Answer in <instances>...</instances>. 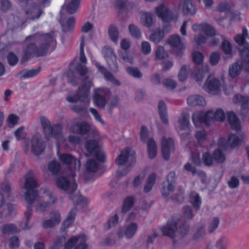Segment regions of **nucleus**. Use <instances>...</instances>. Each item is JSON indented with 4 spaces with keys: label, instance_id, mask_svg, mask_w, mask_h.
Segmentation results:
<instances>
[{
    "label": "nucleus",
    "instance_id": "obj_40",
    "mask_svg": "<svg viewBox=\"0 0 249 249\" xmlns=\"http://www.w3.org/2000/svg\"><path fill=\"white\" fill-rule=\"evenodd\" d=\"M57 187H77L75 181L71 182L65 177H60L57 180Z\"/></svg>",
    "mask_w": 249,
    "mask_h": 249
},
{
    "label": "nucleus",
    "instance_id": "obj_36",
    "mask_svg": "<svg viewBox=\"0 0 249 249\" xmlns=\"http://www.w3.org/2000/svg\"><path fill=\"white\" fill-rule=\"evenodd\" d=\"M190 202L197 211L200 209L201 200L199 195L195 192H192L190 194Z\"/></svg>",
    "mask_w": 249,
    "mask_h": 249
},
{
    "label": "nucleus",
    "instance_id": "obj_22",
    "mask_svg": "<svg viewBox=\"0 0 249 249\" xmlns=\"http://www.w3.org/2000/svg\"><path fill=\"white\" fill-rule=\"evenodd\" d=\"M158 109L159 114L162 122L164 124H168L169 121L167 114V107L163 101H159L158 105Z\"/></svg>",
    "mask_w": 249,
    "mask_h": 249
},
{
    "label": "nucleus",
    "instance_id": "obj_1",
    "mask_svg": "<svg viewBox=\"0 0 249 249\" xmlns=\"http://www.w3.org/2000/svg\"><path fill=\"white\" fill-rule=\"evenodd\" d=\"M31 38L33 42L27 44L24 50V54L20 60L23 64L29 59L36 56H46L53 52L56 47V41L51 34L36 33L26 37V40Z\"/></svg>",
    "mask_w": 249,
    "mask_h": 249
},
{
    "label": "nucleus",
    "instance_id": "obj_35",
    "mask_svg": "<svg viewBox=\"0 0 249 249\" xmlns=\"http://www.w3.org/2000/svg\"><path fill=\"white\" fill-rule=\"evenodd\" d=\"M183 13L184 15H195L196 14V9L191 0H184Z\"/></svg>",
    "mask_w": 249,
    "mask_h": 249
},
{
    "label": "nucleus",
    "instance_id": "obj_60",
    "mask_svg": "<svg viewBox=\"0 0 249 249\" xmlns=\"http://www.w3.org/2000/svg\"><path fill=\"white\" fill-rule=\"evenodd\" d=\"M202 32L207 36H214L216 35L214 29L209 24H203Z\"/></svg>",
    "mask_w": 249,
    "mask_h": 249
},
{
    "label": "nucleus",
    "instance_id": "obj_42",
    "mask_svg": "<svg viewBox=\"0 0 249 249\" xmlns=\"http://www.w3.org/2000/svg\"><path fill=\"white\" fill-rule=\"evenodd\" d=\"M99 167L98 163L94 160H89L86 163V169L89 173L97 171Z\"/></svg>",
    "mask_w": 249,
    "mask_h": 249
},
{
    "label": "nucleus",
    "instance_id": "obj_53",
    "mask_svg": "<svg viewBox=\"0 0 249 249\" xmlns=\"http://www.w3.org/2000/svg\"><path fill=\"white\" fill-rule=\"evenodd\" d=\"M48 170L53 174H57L60 170V165L58 162L52 161L48 164Z\"/></svg>",
    "mask_w": 249,
    "mask_h": 249
},
{
    "label": "nucleus",
    "instance_id": "obj_26",
    "mask_svg": "<svg viewBox=\"0 0 249 249\" xmlns=\"http://www.w3.org/2000/svg\"><path fill=\"white\" fill-rule=\"evenodd\" d=\"M73 126L77 133L82 135L87 134L90 129L89 124L85 121H76Z\"/></svg>",
    "mask_w": 249,
    "mask_h": 249
},
{
    "label": "nucleus",
    "instance_id": "obj_37",
    "mask_svg": "<svg viewBox=\"0 0 249 249\" xmlns=\"http://www.w3.org/2000/svg\"><path fill=\"white\" fill-rule=\"evenodd\" d=\"M179 129L181 130H185L188 128L190 124V116L187 113L182 114L181 118L178 121Z\"/></svg>",
    "mask_w": 249,
    "mask_h": 249
},
{
    "label": "nucleus",
    "instance_id": "obj_59",
    "mask_svg": "<svg viewBox=\"0 0 249 249\" xmlns=\"http://www.w3.org/2000/svg\"><path fill=\"white\" fill-rule=\"evenodd\" d=\"M110 69L113 72H117L118 71V66L117 63L116 56H113L111 59H108L106 60Z\"/></svg>",
    "mask_w": 249,
    "mask_h": 249
},
{
    "label": "nucleus",
    "instance_id": "obj_8",
    "mask_svg": "<svg viewBox=\"0 0 249 249\" xmlns=\"http://www.w3.org/2000/svg\"><path fill=\"white\" fill-rule=\"evenodd\" d=\"M30 144L32 152L36 156L41 155L46 148V142L38 133H36L33 135L30 141Z\"/></svg>",
    "mask_w": 249,
    "mask_h": 249
},
{
    "label": "nucleus",
    "instance_id": "obj_17",
    "mask_svg": "<svg viewBox=\"0 0 249 249\" xmlns=\"http://www.w3.org/2000/svg\"><path fill=\"white\" fill-rule=\"evenodd\" d=\"M174 150V142L173 139L163 138L162 140L161 152L164 159L168 160L170 158V152Z\"/></svg>",
    "mask_w": 249,
    "mask_h": 249
},
{
    "label": "nucleus",
    "instance_id": "obj_38",
    "mask_svg": "<svg viewBox=\"0 0 249 249\" xmlns=\"http://www.w3.org/2000/svg\"><path fill=\"white\" fill-rule=\"evenodd\" d=\"M77 211V208H74L69 213L66 219L62 224V226L64 227V228L68 227L73 223Z\"/></svg>",
    "mask_w": 249,
    "mask_h": 249
},
{
    "label": "nucleus",
    "instance_id": "obj_23",
    "mask_svg": "<svg viewBox=\"0 0 249 249\" xmlns=\"http://www.w3.org/2000/svg\"><path fill=\"white\" fill-rule=\"evenodd\" d=\"M42 13L43 11L35 3H32L31 8L26 11L27 18L33 20L38 19Z\"/></svg>",
    "mask_w": 249,
    "mask_h": 249
},
{
    "label": "nucleus",
    "instance_id": "obj_49",
    "mask_svg": "<svg viewBox=\"0 0 249 249\" xmlns=\"http://www.w3.org/2000/svg\"><path fill=\"white\" fill-rule=\"evenodd\" d=\"M51 206L50 203L45 202L43 200H40L36 205V209L37 212H44Z\"/></svg>",
    "mask_w": 249,
    "mask_h": 249
},
{
    "label": "nucleus",
    "instance_id": "obj_62",
    "mask_svg": "<svg viewBox=\"0 0 249 249\" xmlns=\"http://www.w3.org/2000/svg\"><path fill=\"white\" fill-rule=\"evenodd\" d=\"M45 196L48 197L50 199L48 202L50 203V205H52L54 204L57 200V197L53 195V193L47 189H44L43 191Z\"/></svg>",
    "mask_w": 249,
    "mask_h": 249
},
{
    "label": "nucleus",
    "instance_id": "obj_21",
    "mask_svg": "<svg viewBox=\"0 0 249 249\" xmlns=\"http://www.w3.org/2000/svg\"><path fill=\"white\" fill-rule=\"evenodd\" d=\"M60 160L66 164H70L71 168L79 170L80 167V162L75 158L67 154H62L59 156Z\"/></svg>",
    "mask_w": 249,
    "mask_h": 249
},
{
    "label": "nucleus",
    "instance_id": "obj_18",
    "mask_svg": "<svg viewBox=\"0 0 249 249\" xmlns=\"http://www.w3.org/2000/svg\"><path fill=\"white\" fill-rule=\"evenodd\" d=\"M79 59L81 62L83 64L79 63L77 65L76 70L78 73L82 76H86L85 77H86L88 75H89L93 78L92 76L89 74L87 67L84 65L87 63V60L84 53V49L83 48H80Z\"/></svg>",
    "mask_w": 249,
    "mask_h": 249
},
{
    "label": "nucleus",
    "instance_id": "obj_64",
    "mask_svg": "<svg viewBox=\"0 0 249 249\" xmlns=\"http://www.w3.org/2000/svg\"><path fill=\"white\" fill-rule=\"evenodd\" d=\"M66 241V237L62 235L58 237L57 240L54 243V244L49 249H58L59 247L62 246L63 243Z\"/></svg>",
    "mask_w": 249,
    "mask_h": 249
},
{
    "label": "nucleus",
    "instance_id": "obj_47",
    "mask_svg": "<svg viewBox=\"0 0 249 249\" xmlns=\"http://www.w3.org/2000/svg\"><path fill=\"white\" fill-rule=\"evenodd\" d=\"M221 47L225 54L231 55L232 46L228 40H223L221 43Z\"/></svg>",
    "mask_w": 249,
    "mask_h": 249
},
{
    "label": "nucleus",
    "instance_id": "obj_44",
    "mask_svg": "<svg viewBox=\"0 0 249 249\" xmlns=\"http://www.w3.org/2000/svg\"><path fill=\"white\" fill-rule=\"evenodd\" d=\"M40 70V67L36 69H32L29 71L25 70L21 71L19 74L21 77L25 78L32 77L36 75L39 72Z\"/></svg>",
    "mask_w": 249,
    "mask_h": 249
},
{
    "label": "nucleus",
    "instance_id": "obj_16",
    "mask_svg": "<svg viewBox=\"0 0 249 249\" xmlns=\"http://www.w3.org/2000/svg\"><path fill=\"white\" fill-rule=\"evenodd\" d=\"M168 44L172 47L178 48V50L175 51V53L177 57H181L183 53V50L185 46L181 41L180 38L178 35L171 36L168 39Z\"/></svg>",
    "mask_w": 249,
    "mask_h": 249
},
{
    "label": "nucleus",
    "instance_id": "obj_50",
    "mask_svg": "<svg viewBox=\"0 0 249 249\" xmlns=\"http://www.w3.org/2000/svg\"><path fill=\"white\" fill-rule=\"evenodd\" d=\"M164 36L163 32L161 30H158L152 34L149 38L151 41L155 43H158L163 38Z\"/></svg>",
    "mask_w": 249,
    "mask_h": 249
},
{
    "label": "nucleus",
    "instance_id": "obj_45",
    "mask_svg": "<svg viewBox=\"0 0 249 249\" xmlns=\"http://www.w3.org/2000/svg\"><path fill=\"white\" fill-rule=\"evenodd\" d=\"M241 141L235 134H231L228 137L229 146L234 148L241 144Z\"/></svg>",
    "mask_w": 249,
    "mask_h": 249
},
{
    "label": "nucleus",
    "instance_id": "obj_25",
    "mask_svg": "<svg viewBox=\"0 0 249 249\" xmlns=\"http://www.w3.org/2000/svg\"><path fill=\"white\" fill-rule=\"evenodd\" d=\"M88 81H89L90 82H92V78L89 75L87 76L82 80V84L81 86L79 87L78 92L75 95L73 96H69L67 98V100L68 102L71 103H76L80 101L82 98V96H81V95H79L78 94L79 92L82 91L81 89H82L84 84Z\"/></svg>",
    "mask_w": 249,
    "mask_h": 249
},
{
    "label": "nucleus",
    "instance_id": "obj_28",
    "mask_svg": "<svg viewBox=\"0 0 249 249\" xmlns=\"http://www.w3.org/2000/svg\"><path fill=\"white\" fill-rule=\"evenodd\" d=\"M135 202V198L132 196H128L123 200L121 212L126 213L129 211L134 206Z\"/></svg>",
    "mask_w": 249,
    "mask_h": 249
},
{
    "label": "nucleus",
    "instance_id": "obj_57",
    "mask_svg": "<svg viewBox=\"0 0 249 249\" xmlns=\"http://www.w3.org/2000/svg\"><path fill=\"white\" fill-rule=\"evenodd\" d=\"M182 213L184 218L187 219H192L194 216L191 207L185 206L182 208Z\"/></svg>",
    "mask_w": 249,
    "mask_h": 249
},
{
    "label": "nucleus",
    "instance_id": "obj_41",
    "mask_svg": "<svg viewBox=\"0 0 249 249\" xmlns=\"http://www.w3.org/2000/svg\"><path fill=\"white\" fill-rule=\"evenodd\" d=\"M119 101V98L118 95H114L110 97L107 107V111L109 114H111L112 109L118 106Z\"/></svg>",
    "mask_w": 249,
    "mask_h": 249
},
{
    "label": "nucleus",
    "instance_id": "obj_48",
    "mask_svg": "<svg viewBox=\"0 0 249 249\" xmlns=\"http://www.w3.org/2000/svg\"><path fill=\"white\" fill-rule=\"evenodd\" d=\"M213 157L214 160L218 163L223 162L226 159L225 154L219 149L214 151Z\"/></svg>",
    "mask_w": 249,
    "mask_h": 249
},
{
    "label": "nucleus",
    "instance_id": "obj_56",
    "mask_svg": "<svg viewBox=\"0 0 249 249\" xmlns=\"http://www.w3.org/2000/svg\"><path fill=\"white\" fill-rule=\"evenodd\" d=\"M219 224V219L217 217H213L211 220L208 228L210 233H213L218 227Z\"/></svg>",
    "mask_w": 249,
    "mask_h": 249
},
{
    "label": "nucleus",
    "instance_id": "obj_32",
    "mask_svg": "<svg viewBox=\"0 0 249 249\" xmlns=\"http://www.w3.org/2000/svg\"><path fill=\"white\" fill-rule=\"evenodd\" d=\"M59 21L62 26V30L63 32H71L73 30L75 23V19L74 17H71L69 18L66 23L64 22V20L62 18H60Z\"/></svg>",
    "mask_w": 249,
    "mask_h": 249
},
{
    "label": "nucleus",
    "instance_id": "obj_6",
    "mask_svg": "<svg viewBox=\"0 0 249 249\" xmlns=\"http://www.w3.org/2000/svg\"><path fill=\"white\" fill-rule=\"evenodd\" d=\"M93 86V82L88 81L85 83L82 88L81 89V91L79 94L81 95L82 98L80 100V104L74 106H71V109L76 113L84 112L89 104V94L90 92V88Z\"/></svg>",
    "mask_w": 249,
    "mask_h": 249
},
{
    "label": "nucleus",
    "instance_id": "obj_52",
    "mask_svg": "<svg viewBox=\"0 0 249 249\" xmlns=\"http://www.w3.org/2000/svg\"><path fill=\"white\" fill-rule=\"evenodd\" d=\"M2 232L4 234H12L17 231L16 227L14 224H7L2 226Z\"/></svg>",
    "mask_w": 249,
    "mask_h": 249
},
{
    "label": "nucleus",
    "instance_id": "obj_11",
    "mask_svg": "<svg viewBox=\"0 0 249 249\" xmlns=\"http://www.w3.org/2000/svg\"><path fill=\"white\" fill-rule=\"evenodd\" d=\"M233 102L234 103L241 104V116L244 120L249 121V116L248 115V111L249 109V97L237 94L233 98Z\"/></svg>",
    "mask_w": 249,
    "mask_h": 249
},
{
    "label": "nucleus",
    "instance_id": "obj_13",
    "mask_svg": "<svg viewBox=\"0 0 249 249\" xmlns=\"http://www.w3.org/2000/svg\"><path fill=\"white\" fill-rule=\"evenodd\" d=\"M178 220L172 219L162 228L163 234L174 239L178 235Z\"/></svg>",
    "mask_w": 249,
    "mask_h": 249
},
{
    "label": "nucleus",
    "instance_id": "obj_31",
    "mask_svg": "<svg viewBox=\"0 0 249 249\" xmlns=\"http://www.w3.org/2000/svg\"><path fill=\"white\" fill-rule=\"evenodd\" d=\"M228 120L232 129L238 131L240 129V121L234 112L231 111L228 113Z\"/></svg>",
    "mask_w": 249,
    "mask_h": 249
},
{
    "label": "nucleus",
    "instance_id": "obj_55",
    "mask_svg": "<svg viewBox=\"0 0 249 249\" xmlns=\"http://www.w3.org/2000/svg\"><path fill=\"white\" fill-rule=\"evenodd\" d=\"M108 34L111 39L114 42L118 41L119 32L116 27L111 26L108 29Z\"/></svg>",
    "mask_w": 249,
    "mask_h": 249
},
{
    "label": "nucleus",
    "instance_id": "obj_30",
    "mask_svg": "<svg viewBox=\"0 0 249 249\" xmlns=\"http://www.w3.org/2000/svg\"><path fill=\"white\" fill-rule=\"evenodd\" d=\"M241 63L239 65L238 63L235 62L233 63L231 67H230L229 69V75L232 78H235L238 76L240 73L241 69L245 70L246 71L249 72V71L246 70L245 68L242 67L243 60L241 58Z\"/></svg>",
    "mask_w": 249,
    "mask_h": 249
},
{
    "label": "nucleus",
    "instance_id": "obj_5",
    "mask_svg": "<svg viewBox=\"0 0 249 249\" xmlns=\"http://www.w3.org/2000/svg\"><path fill=\"white\" fill-rule=\"evenodd\" d=\"M26 191L24 192V196L26 201L29 204L27 207V210L24 215L26 218L25 222L22 228L24 230L31 228L32 225L29 224V221L31 216L32 215V207L31 205L35 203V201L39 197L38 191L36 188H25Z\"/></svg>",
    "mask_w": 249,
    "mask_h": 249
},
{
    "label": "nucleus",
    "instance_id": "obj_46",
    "mask_svg": "<svg viewBox=\"0 0 249 249\" xmlns=\"http://www.w3.org/2000/svg\"><path fill=\"white\" fill-rule=\"evenodd\" d=\"M141 19L142 24L147 27H151L153 23L152 16L150 13H144L142 14L141 16Z\"/></svg>",
    "mask_w": 249,
    "mask_h": 249
},
{
    "label": "nucleus",
    "instance_id": "obj_33",
    "mask_svg": "<svg viewBox=\"0 0 249 249\" xmlns=\"http://www.w3.org/2000/svg\"><path fill=\"white\" fill-rule=\"evenodd\" d=\"M125 71L129 76L133 78L136 79H141L143 77V73L137 67H127L125 68Z\"/></svg>",
    "mask_w": 249,
    "mask_h": 249
},
{
    "label": "nucleus",
    "instance_id": "obj_7",
    "mask_svg": "<svg viewBox=\"0 0 249 249\" xmlns=\"http://www.w3.org/2000/svg\"><path fill=\"white\" fill-rule=\"evenodd\" d=\"M65 193L69 196L70 198L72 201L74 208L78 206L82 208H86L88 204V199L82 196L76 188H60Z\"/></svg>",
    "mask_w": 249,
    "mask_h": 249
},
{
    "label": "nucleus",
    "instance_id": "obj_4",
    "mask_svg": "<svg viewBox=\"0 0 249 249\" xmlns=\"http://www.w3.org/2000/svg\"><path fill=\"white\" fill-rule=\"evenodd\" d=\"M248 36V31L246 27H243L242 34H238L234 37L235 42L240 46L241 58L243 60L242 67L249 71V44L246 40Z\"/></svg>",
    "mask_w": 249,
    "mask_h": 249
},
{
    "label": "nucleus",
    "instance_id": "obj_61",
    "mask_svg": "<svg viewBox=\"0 0 249 249\" xmlns=\"http://www.w3.org/2000/svg\"><path fill=\"white\" fill-rule=\"evenodd\" d=\"M168 54L164 51L163 47L161 46H159L156 52V59L161 60L166 58Z\"/></svg>",
    "mask_w": 249,
    "mask_h": 249
},
{
    "label": "nucleus",
    "instance_id": "obj_58",
    "mask_svg": "<svg viewBox=\"0 0 249 249\" xmlns=\"http://www.w3.org/2000/svg\"><path fill=\"white\" fill-rule=\"evenodd\" d=\"M110 69L113 72H117L118 71V66L117 63L116 56H113L111 59H108L106 60Z\"/></svg>",
    "mask_w": 249,
    "mask_h": 249
},
{
    "label": "nucleus",
    "instance_id": "obj_3",
    "mask_svg": "<svg viewBox=\"0 0 249 249\" xmlns=\"http://www.w3.org/2000/svg\"><path fill=\"white\" fill-rule=\"evenodd\" d=\"M40 121L45 138L60 140L62 138V128L59 124H52L45 117L40 116Z\"/></svg>",
    "mask_w": 249,
    "mask_h": 249
},
{
    "label": "nucleus",
    "instance_id": "obj_43",
    "mask_svg": "<svg viewBox=\"0 0 249 249\" xmlns=\"http://www.w3.org/2000/svg\"><path fill=\"white\" fill-rule=\"evenodd\" d=\"M190 71V68L189 66L184 65L180 69L178 74V78L180 81H185L188 76L189 73Z\"/></svg>",
    "mask_w": 249,
    "mask_h": 249
},
{
    "label": "nucleus",
    "instance_id": "obj_63",
    "mask_svg": "<svg viewBox=\"0 0 249 249\" xmlns=\"http://www.w3.org/2000/svg\"><path fill=\"white\" fill-rule=\"evenodd\" d=\"M189 231V225L187 223H184L181 226L178 225V235L181 236H184L187 235Z\"/></svg>",
    "mask_w": 249,
    "mask_h": 249
},
{
    "label": "nucleus",
    "instance_id": "obj_19",
    "mask_svg": "<svg viewBox=\"0 0 249 249\" xmlns=\"http://www.w3.org/2000/svg\"><path fill=\"white\" fill-rule=\"evenodd\" d=\"M156 10L158 16L164 21L169 22L174 18L173 12L162 5L158 6Z\"/></svg>",
    "mask_w": 249,
    "mask_h": 249
},
{
    "label": "nucleus",
    "instance_id": "obj_20",
    "mask_svg": "<svg viewBox=\"0 0 249 249\" xmlns=\"http://www.w3.org/2000/svg\"><path fill=\"white\" fill-rule=\"evenodd\" d=\"M61 221L60 213L57 211H53L50 213V218L45 220L43 223L44 229L52 228L58 225Z\"/></svg>",
    "mask_w": 249,
    "mask_h": 249
},
{
    "label": "nucleus",
    "instance_id": "obj_15",
    "mask_svg": "<svg viewBox=\"0 0 249 249\" xmlns=\"http://www.w3.org/2000/svg\"><path fill=\"white\" fill-rule=\"evenodd\" d=\"M138 229L136 223L132 222L129 224L126 229L120 228L118 231V236L119 239L125 236L127 239H131L135 234Z\"/></svg>",
    "mask_w": 249,
    "mask_h": 249
},
{
    "label": "nucleus",
    "instance_id": "obj_39",
    "mask_svg": "<svg viewBox=\"0 0 249 249\" xmlns=\"http://www.w3.org/2000/svg\"><path fill=\"white\" fill-rule=\"evenodd\" d=\"M205 234V226L202 225L197 228L193 234L192 239L196 241H199L204 238Z\"/></svg>",
    "mask_w": 249,
    "mask_h": 249
},
{
    "label": "nucleus",
    "instance_id": "obj_24",
    "mask_svg": "<svg viewBox=\"0 0 249 249\" xmlns=\"http://www.w3.org/2000/svg\"><path fill=\"white\" fill-rule=\"evenodd\" d=\"M187 103L189 106H205L206 101L204 98L201 95L195 94L189 96L187 98Z\"/></svg>",
    "mask_w": 249,
    "mask_h": 249
},
{
    "label": "nucleus",
    "instance_id": "obj_29",
    "mask_svg": "<svg viewBox=\"0 0 249 249\" xmlns=\"http://www.w3.org/2000/svg\"><path fill=\"white\" fill-rule=\"evenodd\" d=\"M80 2V0H71L67 3V0H65V3L64 5L62 6V7H65L67 13L71 15L77 11L79 8Z\"/></svg>",
    "mask_w": 249,
    "mask_h": 249
},
{
    "label": "nucleus",
    "instance_id": "obj_9",
    "mask_svg": "<svg viewBox=\"0 0 249 249\" xmlns=\"http://www.w3.org/2000/svg\"><path fill=\"white\" fill-rule=\"evenodd\" d=\"M86 148L89 153V154H85L86 156H89V155H94L97 160L101 162H105L104 152L99 149L96 141L93 140L87 141L86 143Z\"/></svg>",
    "mask_w": 249,
    "mask_h": 249
},
{
    "label": "nucleus",
    "instance_id": "obj_34",
    "mask_svg": "<svg viewBox=\"0 0 249 249\" xmlns=\"http://www.w3.org/2000/svg\"><path fill=\"white\" fill-rule=\"evenodd\" d=\"M157 149L156 142L153 139H150L147 142V150L149 158L153 159L156 156Z\"/></svg>",
    "mask_w": 249,
    "mask_h": 249
},
{
    "label": "nucleus",
    "instance_id": "obj_51",
    "mask_svg": "<svg viewBox=\"0 0 249 249\" xmlns=\"http://www.w3.org/2000/svg\"><path fill=\"white\" fill-rule=\"evenodd\" d=\"M85 238L84 235H79L78 236H74L70 238L68 241L65 244V249H71L74 245L77 243L79 239Z\"/></svg>",
    "mask_w": 249,
    "mask_h": 249
},
{
    "label": "nucleus",
    "instance_id": "obj_2",
    "mask_svg": "<svg viewBox=\"0 0 249 249\" xmlns=\"http://www.w3.org/2000/svg\"><path fill=\"white\" fill-rule=\"evenodd\" d=\"M194 125L196 127H200L202 123L210 125L213 120L223 122L225 119V115L222 109H217L215 113L213 110H209L207 112H196L192 116Z\"/></svg>",
    "mask_w": 249,
    "mask_h": 249
},
{
    "label": "nucleus",
    "instance_id": "obj_12",
    "mask_svg": "<svg viewBox=\"0 0 249 249\" xmlns=\"http://www.w3.org/2000/svg\"><path fill=\"white\" fill-rule=\"evenodd\" d=\"M108 92V89L105 88H98L94 90L93 101L97 107L101 109L105 108L107 104L105 96Z\"/></svg>",
    "mask_w": 249,
    "mask_h": 249
},
{
    "label": "nucleus",
    "instance_id": "obj_54",
    "mask_svg": "<svg viewBox=\"0 0 249 249\" xmlns=\"http://www.w3.org/2000/svg\"><path fill=\"white\" fill-rule=\"evenodd\" d=\"M129 33L131 36L136 38H140L141 34L140 29L135 25L131 24L128 27Z\"/></svg>",
    "mask_w": 249,
    "mask_h": 249
},
{
    "label": "nucleus",
    "instance_id": "obj_10",
    "mask_svg": "<svg viewBox=\"0 0 249 249\" xmlns=\"http://www.w3.org/2000/svg\"><path fill=\"white\" fill-rule=\"evenodd\" d=\"M10 190V188H3L4 193H2L0 197V215H3L5 217L9 216L15 211L14 206L9 203H6L4 200V196L6 193Z\"/></svg>",
    "mask_w": 249,
    "mask_h": 249
},
{
    "label": "nucleus",
    "instance_id": "obj_14",
    "mask_svg": "<svg viewBox=\"0 0 249 249\" xmlns=\"http://www.w3.org/2000/svg\"><path fill=\"white\" fill-rule=\"evenodd\" d=\"M220 87L221 83L219 80L209 76L205 82L204 89L210 94L216 95L220 93Z\"/></svg>",
    "mask_w": 249,
    "mask_h": 249
},
{
    "label": "nucleus",
    "instance_id": "obj_27",
    "mask_svg": "<svg viewBox=\"0 0 249 249\" xmlns=\"http://www.w3.org/2000/svg\"><path fill=\"white\" fill-rule=\"evenodd\" d=\"M130 149L129 147L125 148L122 150L120 155L116 158L115 162L117 165H124L129 160L130 157Z\"/></svg>",
    "mask_w": 249,
    "mask_h": 249
}]
</instances>
